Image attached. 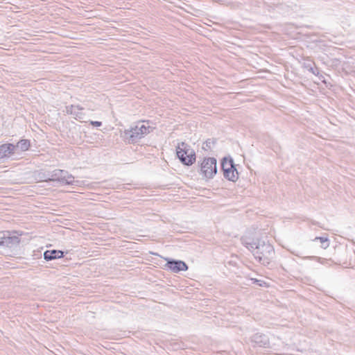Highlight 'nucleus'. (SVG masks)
Listing matches in <instances>:
<instances>
[{"label":"nucleus","mask_w":355,"mask_h":355,"mask_svg":"<svg viewBox=\"0 0 355 355\" xmlns=\"http://www.w3.org/2000/svg\"><path fill=\"white\" fill-rule=\"evenodd\" d=\"M251 248L255 259L263 265L269 264L273 258L275 254L274 249L268 243L259 241L255 247L251 245Z\"/></svg>","instance_id":"obj_1"},{"label":"nucleus","mask_w":355,"mask_h":355,"mask_svg":"<svg viewBox=\"0 0 355 355\" xmlns=\"http://www.w3.org/2000/svg\"><path fill=\"white\" fill-rule=\"evenodd\" d=\"M152 128L148 125V123L139 122L135 127L124 131V135L129 143H135L145 135L150 133Z\"/></svg>","instance_id":"obj_2"},{"label":"nucleus","mask_w":355,"mask_h":355,"mask_svg":"<svg viewBox=\"0 0 355 355\" xmlns=\"http://www.w3.org/2000/svg\"><path fill=\"white\" fill-rule=\"evenodd\" d=\"M176 154L181 162L187 166L191 165L196 160L195 152L184 142L178 144L176 148Z\"/></svg>","instance_id":"obj_3"},{"label":"nucleus","mask_w":355,"mask_h":355,"mask_svg":"<svg viewBox=\"0 0 355 355\" xmlns=\"http://www.w3.org/2000/svg\"><path fill=\"white\" fill-rule=\"evenodd\" d=\"M217 172L216 159L205 158L200 164V174L206 178H212Z\"/></svg>","instance_id":"obj_4"},{"label":"nucleus","mask_w":355,"mask_h":355,"mask_svg":"<svg viewBox=\"0 0 355 355\" xmlns=\"http://www.w3.org/2000/svg\"><path fill=\"white\" fill-rule=\"evenodd\" d=\"M74 178L68 173L67 171L55 169L46 181H58L65 184H73Z\"/></svg>","instance_id":"obj_5"},{"label":"nucleus","mask_w":355,"mask_h":355,"mask_svg":"<svg viewBox=\"0 0 355 355\" xmlns=\"http://www.w3.org/2000/svg\"><path fill=\"white\" fill-rule=\"evenodd\" d=\"M221 166L225 178L232 182L237 180L239 178V173L235 168L232 159L227 160L224 159Z\"/></svg>","instance_id":"obj_6"},{"label":"nucleus","mask_w":355,"mask_h":355,"mask_svg":"<svg viewBox=\"0 0 355 355\" xmlns=\"http://www.w3.org/2000/svg\"><path fill=\"white\" fill-rule=\"evenodd\" d=\"M16 152V146L12 144H3L0 146V160L8 159Z\"/></svg>","instance_id":"obj_7"},{"label":"nucleus","mask_w":355,"mask_h":355,"mask_svg":"<svg viewBox=\"0 0 355 355\" xmlns=\"http://www.w3.org/2000/svg\"><path fill=\"white\" fill-rule=\"evenodd\" d=\"M166 266L172 272L175 273L188 270L187 265L182 261L168 260Z\"/></svg>","instance_id":"obj_8"},{"label":"nucleus","mask_w":355,"mask_h":355,"mask_svg":"<svg viewBox=\"0 0 355 355\" xmlns=\"http://www.w3.org/2000/svg\"><path fill=\"white\" fill-rule=\"evenodd\" d=\"M83 110V107H81L79 105H71L66 107V112L67 114L72 115L76 119L80 120L85 118Z\"/></svg>","instance_id":"obj_9"},{"label":"nucleus","mask_w":355,"mask_h":355,"mask_svg":"<svg viewBox=\"0 0 355 355\" xmlns=\"http://www.w3.org/2000/svg\"><path fill=\"white\" fill-rule=\"evenodd\" d=\"M19 239L16 236H10L8 232H4L3 239V246L12 248L19 243Z\"/></svg>","instance_id":"obj_10"},{"label":"nucleus","mask_w":355,"mask_h":355,"mask_svg":"<svg viewBox=\"0 0 355 355\" xmlns=\"http://www.w3.org/2000/svg\"><path fill=\"white\" fill-rule=\"evenodd\" d=\"M252 341L260 347H266L269 343V340L267 336L262 334H254L252 337Z\"/></svg>","instance_id":"obj_11"},{"label":"nucleus","mask_w":355,"mask_h":355,"mask_svg":"<svg viewBox=\"0 0 355 355\" xmlns=\"http://www.w3.org/2000/svg\"><path fill=\"white\" fill-rule=\"evenodd\" d=\"M64 256V252L61 250H46L44 253V258L46 261H51L55 259L61 258Z\"/></svg>","instance_id":"obj_12"},{"label":"nucleus","mask_w":355,"mask_h":355,"mask_svg":"<svg viewBox=\"0 0 355 355\" xmlns=\"http://www.w3.org/2000/svg\"><path fill=\"white\" fill-rule=\"evenodd\" d=\"M15 146L16 150L18 148H19L22 151H26L28 149L30 146V142L27 139H21L17 143V144Z\"/></svg>","instance_id":"obj_13"},{"label":"nucleus","mask_w":355,"mask_h":355,"mask_svg":"<svg viewBox=\"0 0 355 355\" xmlns=\"http://www.w3.org/2000/svg\"><path fill=\"white\" fill-rule=\"evenodd\" d=\"M315 240H319L321 243V247L323 248H326L329 245L328 240L327 239H324L323 237H316Z\"/></svg>","instance_id":"obj_14"},{"label":"nucleus","mask_w":355,"mask_h":355,"mask_svg":"<svg viewBox=\"0 0 355 355\" xmlns=\"http://www.w3.org/2000/svg\"><path fill=\"white\" fill-rule=\"evenodd\" d=\"M90 123L93 125V126H96V127H100L102 125V123L101 121H92L90 122Z\"/></svg>","instance_id":"obj_15"},{"label":"nucleus","mask_w":355,"mask_h":355,"mask_svg":"<svg viewBox=\"0 0 355 355\" xmlns=\"http://www.w3.org/2000/svg\"><path fill=\"white\" fill-rule=\"evenodd\" d=\"M252 280L253 281L254 283H256V284H259V286H262L263 284H266L263 281L259 280V279H252Z\"/></svg>","instance_id":"obj_16"},{"label":"nucleus","mask_w":355,"mask_h":355,"mask_svg":"<svg viewBox=\"0 0 355 355\" xmlns=\"http://www.w3.org/2000/svg\"><path fill=\"white\" fill-rule=\"evenodd\" d=\"M3 234H4V232H0V245H3Z\"/></svg>","instance_id":"obj_17"},{"label":"nucleus","mask_w":355,"mask_h":355,"mask_svg":"<svg viewBox=\"0 0 355 355\" xmlns=\"http://www.w3.org/2000/svg\"><path fill=\"white\" fill-rule=\"evenodd\" d=\"M209 142L208 141H207L205 142V144H206V146H209Z\"/></svg>","instance_id":"obj_18"}]
</instances>
